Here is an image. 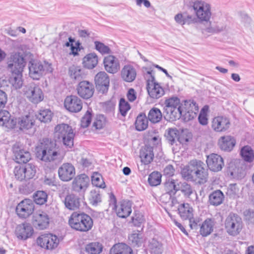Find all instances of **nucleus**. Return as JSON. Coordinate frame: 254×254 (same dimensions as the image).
Listing matches in <instances>:
<instances>
[{
	"label": "nucleus",
	"mask_w": 254,
	"mask_h": 254,
	"mask_svg": "<svg viewBox=\"0 0 254 254\" xmlns=\"http://www.w3.org/2000/svg\"><path fill=\"white\" fill-rule=\"evenodd\" d=\"M153 70L147 71V74L150 76L147 80V90L150 97L153 99H158L164 94L163 88L155 82V77L152 75Z\"/></svg>",
	"instance_id": "9"
},
{
	"label": "nucleus",
	"mask_w": 254,
	"mask_h": 254,
	"mask_svg": "<svg viewBox=\"0 0 254 254\" xmlns=\"http://www.w3.org/2000/svg\"><path fill=\"white\" fill-rule=\"evenodd\" d=\"M178 211L180 217L183 220L190 219L193 216L192 208L188 203L182 204L179 207Z\"/></svg>",
	"instance_id": "36"
},
{
	"label": "nucleus",
	"mask_w": 254,
	"mask_h": 254,
	"mask_svg": "<svg viewBox=\"0 0 254 254\" xmlns=\"http://www.w3.org/2000/svg\"><path fill=\"white\" fill-rule=\"evenodd\" d=\"M18 125L20 129H28L34 125V121L30 116L26 115L18 119Z\"/></svg>",
	"instance_id": "38"
},
{
	"label": "nucleus",
	"mask_w": 254,
	"mask_h": 254,
	"mask_svg": "<svg viewBox=\"0 0 254 254\" xmlns=\"http://www.w3.org/2000/svg\"><path fill=\"white\" fill-rule=\"evenodd\" d=\"M121 76L124 80L130 82L136 78V71L135 69L131 65H125L121 71Z\"/></svg>",
	"instance_id": "27"
},
{
	"label": "nucleus",
	"mask_w": 254,
	"mask_h": 254,
	"mask_svg": "<svg viewBox=\"0 0 254 254\" xmlns=\"http://www.w3.org/2000/svg\"><path fill=\"white\" fill-rule=\"evenodd\" d=\"M95 82L97 88L103 92L107 91L109 86L110 80L108 75L104 71H100L95 76Z\"/></svg>",
	"instance_id": "23"
},
{
	"label": "nucleus",
	"mask_w": 254,
	"mask_h": 254,
	"mask_svg": "<svg viewBox=\"0 0 254 254\" xmlns=\"http://www.w3.org/2000/svg\"><path fill=\"white\" fill-rule=\"evenodd\" d=\"M162 116L160 109L153 107L148 113V119L152 123H158L161 120Z\"/></svg>",
	"instance_id": "41"
},
{
	"label": "nucleus",
	"mask_w": 254,
	"mask_h": 254,
	"mask_svg": "<svg viewBox=\"0 0 254 254\" xmlns=\"http://www.w3.org/2000/svg\"><path fill=\"white\" fill-rule=\"evenodd\" d=\"M69 74L72 78L80 80L82 78V70L79 66L72 65L69 68Z\"/></svg>",
	"instance_id": "52"
},
{
	"label": "nucleus",
	"mask_w": 254,
	"mask_h": 254,
	"mask_svg": "<svg viewBox=\"0 0 254 254\" xmlns=\"http://www.w3.org/2000/svg\"><path fill=\"white\" fill-rule=\"evenodd\" d=\"M103 250L102 244L98 242H93L87 244L85 247V251L89 254H99Z\"/></svg>",
	"instance_id": "45"
},
{
	"label": "nucleus",
	"mask_w": 254,
	"mask_h": 254,
	"mask_svg": "<svg viewBox=\"0 0 254 254\" xmlns=\"http://www.w3.org/2000/svg\"><path fill=\"white\" fill-rule=\"evenodd\" d=\"M78 95L81 98L88 99L93 95L94 92V85L88 81L83 80L79 82L76 87Z\"/></svg>",
	"instance_id": "15"
},
{
	"label": "nucleus",
	"mask_w": 254,
	"mask_h": 254,
	"mask_svg": "<svg viewBox=\"0 0 254 254\" xmlns=\"http://www.w3.org/2000/svg\"><path fill=\"white\" fill-rule=\"evenodd\" d=\"M24 173L25 174L26 180L32 179L36 174V167L31 163L23 166Z\"/></svg>",
	"instance_id": "50"
},
{
	"label": "nucleus",
	"mask_w": 254,
	"mask_h": 254,
	"mask_svg": "<svg viewBox=\"0 0 254 254\" xmlns=\"http://www.w3.org/2000/svg\"><path fill=\"white\" fill-rule=\"evenodd\" d=\"M15 161L18 163H26L31 159L30 153L23 149H21L17 145L13 147Z\"/></svg>",
	"instance_id": "25"
},
{
	"label": "nucleus",
	"mask_w": 254,
	"mask_h": 254,
	"mask_svg": "<svg viewBox=\"0 0 254 254\" xmlns=\"http://www.w3.org/2000/svg\"><path fill=\"white\" fill-rule=\"evenodd\" d=\"M91 113L89 110H88L81 120V127L83 128L88 127L91 123Z\"/></svg>",
	"instance_id": "59"
},
{
	"label": "nucleus",
	"mask_w": 254,
	"mask_h": 254,
	"mask_svg": "<svg viewBox=\"0 0 254 254\" xmlns=\"http://www.w3.org/2000/svg\"><path fill=\"white\" fill-rule=\"evenodd\" d=\"M36 150L37 157L46 162L54 161L59 155L56 143L48 138H44Z\"/></svg>",
	"instance_id": "2"
},
{
	"label": "nucleus",
	"mask_w": 254,
	"mask_h": 254,
	"mask_svg": "<svg viewBox=\"0 0 254 254\" xmlns=\"http://www.w3.org/2000/svg\"><path fill=\"white\" fill-rule=\"evenodd\" d=\"M193 181L203 184L207 181L208 173L205 164L201 161L195 160Z\"/></svg>",
	"instance_id": "10"
},
{
	"label": "nucleus",
	"mask_w": 254,
	"mask_h": 254,
	"mask_svg": "<svg viewBox=\"0 0 254 254\" xmlns=\"http://www.w3.org/2000/svg\"><path fill=\"white\" fill-rule=\"evenodd\" d=\"M58 174L60 179L64 182L70 181L75 175V169L71 163H65L59 168Z\"/></svg>",
	"instance_id": "17"
},
{
	"label": "nucleus",
	"mask_w": 254,
	"mask_h": 254,
	"mask_svg": "<svg viewBox=\"0 0 254 254\" xmlns=\"http://www.w3.org/2000/svg\"><path fill=\"white\" fill-rule=\"evenodd\" d=\"M164 105V118L170 122L179 119L182 116L185 121H189L196 117L198 111L196 103L190 100L185 101L184 106L182 108L178 97L166 99Z\"/></svg>",
	"instance_id": "1"
},
{
	"label": "nucleus",
	"mask_w": 254,
	"mask_h": 254,
	"mask_svg": "<svg viewBox=\"0 0 254 254\" xmlns=\"http://www.w3.org/2000/svg\"><path fill=\"white\" fill-rule=\"evenodd\" d=\"M26 65V62L22 53L12 52L10 54L7 61V69L11 73L22 72Z\"/></svg>",
	"instance_id": "7"
},
{
	"label": "nucleus",
	"mask_w": 254,
	"mask_h": 254,
	"mask_svg": "<svg viewBox=\"0 0 254 254\" xmlns=\"http://www.w3.org/2000/svg\"><path fill=\"white\" fill-rule=\"evenodd\" d=\"M106 125V119L103 115L97 116L93 123V127L96 129H102Z\"/></svg>",
	"instance_id": "58"
},
{
	"label": "nucleus",
	"mask_w": 254,
	"mask_h": 254,
	"mask_svg": "<svg viewBox=\"0 0 254 254\" xmlns=\"http://www.w3.org/2000/svg\"><path fill=\"white\" fill-rule=\"evenodd\" d=\"M130 106L124 98H121L119 103V111L121 115L125 117L127 112L130 110Z\"/></svg>",
	"instance_id": "56"
},
{
	"label": "nucleus",
	"mask_w": 254,
	"mask_h": 254,
	"mask_svg": "<svg viewBox=\"0 0 254 254\" xmlns=\"http://www.w3.org/2000/svg\"><path fill=\"white\" fill-rule=\"evenodd\" d=\"M34 207V204L31 199H25L18 204L16 212L19 217L26 218L33 213Z\"/></svg>",
	"instance_id": "12"
},
{
	"label": "nucleus",
	"mask_w": 254,
	"mask_h": 254,
	"mask_svg": "<svg viewBox=\"0 0 254 254\" xmlns=\"http://www.w3.org/2000/svg\"><path fill=\"white\" fill-rule=\"evenodd\" d=\"M149 248L152 254H161L163 251L162 244L154 239L150 242Z\"/></svg>",
	"instance_id": "49"
},
{
	"label": "nucleus",
	"mask_w": 254,
	"mask_h": 254,
	"mask_svg": "<svg viewBox=\"0 0 254 254\" xmlns=\"http://www.w3.org/2000/svg\"><path fill=\"white\" fill-rule=\"evenodd\" d=\"M241 155L244 161L251 163L254 159V152L249 146H245L241 150Z\"/></svg>",
	"instance_id": "42"
},
{
	"label": "nucleus",
	"mask_w": 254,
	"mask_h": 254,
	"mask_svg": "<svg viewBox=\"0 0 254 254\" xmlns=\"http://www.w3.org/2000/svg\"><path fill=\"white\" fill-rule=\"evenodd\" d=\"M98 63V56L94 53L86 55L82 60L83 67L89 69L94 68L97 65Z\"/></svg>",
	"instance_id": "31"
},
{
	"label": "nucleus",
	"mask_w": 254,
	"mask_h": 254,
	"mask_svg": "<svg viewBox=\"0 0 254 254\" xmlns=\"http://www.w3.org/2000/svg\"><path fill=\"white\" fill-rule=\"evenodd\" d=\"M224 198L222 192L220 190H217L209 195V202L211 205L218 206L222 203Z\"/></svg>",
	"instance_id": "37"
},
{
	"label": "nucleus",
	"mask_w": 254,
	"mask_h": 254,
	"mask_svg": "<svg viewBox=\"0 0 254 254\" xmlns=\"http://www.w3.org/2000/svg\"><path fill=\"white\" fill-rule=\"evenodd\" d=\"M148 120L144 114H139L135 123L136 129L138 131L145 130L148 127Z\"/></svg>",
	"instance_id": "40"
},
{
	"label": "nucleus",
	"mask_w": 254,
	"mask_h": 254,
	"mask_svg": "<svg viewBox=\"0 0 254 254\" xmlns=\"http://www.w3.org/2000/svg\"><path fill=\"white\" fill-rule=\"evenodd\" d=\"M195 160L190 162L189 166H185L181 171L182 177L186 180L193 181Z\"/></svg>",
	"instance_id": "35"
},
{
	"label": "nucleus",
	"mask_w": 254,
	"mask_h": 254,
	"mask_svg": "<svg viewBox=\"0 0 254 254\" xmlns=\"http://www.w3.org/2000/svg\"><path fill=\"white\" fill-rule=\"evenodd\" d=\"M94 45L95 49L102 55L109 54L112 53L110 48L102 42L96 41L94 42Z\"/></svg>",
	"instance_id": "55"
},
{
	"label": "nucleus",
	"mask_w": 254,
	"mask_h": 254,
	"mask_svg": "<svg viewBox=\"0 0 254 254\" xmlns=\"http://www.w3.org/2000/svg\"><path fill=\"white\" fill-rule=\"evenodd\" d=\"M129 244L132 247H140L143 243V236L139 231L134 232L128 236Z\"/></svg>",
	"instance_id": "39"
},
{
	"label": "nucleus",
	"mask_w": 254,
	"mask_h": 254,
	"mask_svg": "<svg viewBox=\"0 0 254 254\" xmlns=\"http://www.w3.org/2000/svg\"><path fill=\"white\" fill-rule=\"evenodd\" d=\"M179 131L176 128H169L166 135L167 140L171 145L176 142L179 136Z\"/></svg>",
	"instance_id": "53"
},
{
	"label": "nucleus",
	"mask_w": 254,
	"mask_h": 254,
	"mask_svg": "<svg viewBox=\"0 0 254 254\" xmlns=\"http://www.w3.org/2000/svg\"><path fill=\"white\" fill-rule=\"evenodd\" d=\"M164 186L166 193L162 195L163 197L169 195L170 198L172 196L175 195L176 192L180 190V185L178 180L172 178H169L166 179L164 184Z\"/></svg>",
	"instance_id": "22"
},
{
	"label": "nucleus",
	"mask_w": 254,
	"mask_h": 254,
	"mask_svg": "<svg viewBox=\"0 0 254 254\" xmlns=\"http://www.w3.org/2000/svg\"><path fill=\"white\" fill-rule=\"evenodd\" d=\"M143 221V216L140 213H135L134 216L132 217L131 218L132 223L136 226H139Z\"/></svg>",
	"instance_id": "63"
},
{
	"label": "nucleus",
	"mask_w": 254,
	"mask_h": 254,
	"mask_svg": "<svg viewBox=\"0 0 254 254\" xmlns=\"http://www.w3.org/2000/svg\"><path fill=\"white\" fill-rule=\"evenodd\" d=\"M230 125V122L228 118L218 116L213 119L211 127L216 132H225L229 128Z\"/></svg>",
	"instance_id": "19"
},
{
	"label": "nucleus",
	"mask_w": 254,
	"mask_h": 254,
	"mask_svg": "<svg viewBox=\"0 0 254 254\" xmlns=\"http://www.w3.org/2000/svg\"><path fill=\"white\" fill-rule=\"evenodd\" d=\"M28 68L29 76L35 80L39 79L45 74V71L49 72L52 71L51 64L47 63L43 65L41 62L34 60H31L29 62Z\"/></svg>",
	"instance_id": "5"
},
{
	"label": "nucleus",
	"mask_w": 254,
	"mask_h": 254,
	"mask_svg": "<svg viewBox=\"0 0 254 254\" xmlns=\"http://www.w3.org/2000/svg\"><path fill=\"white\" fill-rule=\"evenodd\" d=\"M161 174L158 172L151 173L148 179L149 184L151 186H157L160 184L161 182Z\"/></svg>",
	"instance_id": "51"
},
{
	"label": "nucleus",
	"mask_w": 254,
	"mask_h": 254,
	"mask_svg": "<svg viewBox=\"0 0 254 254\" xmlns=\"http://www.w3.org/2000/svg\"><path fill=\"white\" fill-rule=\"evenodd\" d=\"M180 190L186 198H190V195L195 192L192 187L186 182L181 183Z\"/></svg>",
	"instance_id": "48"
},
{
	"label": "nucleus",
	"mask_w": 254,
	"mask_h": 254,
	"mask_svg": "<svg viewBox=\"0 0 254 254\" xmlns=\"http://www.w3.org/2000/svg\"><path fill=\"white\" fill-rule=\"evenodd\" d=\"M48 194L43 190H38L33 194L34 202L39 205H43L47 201Z\"/></svg>",
	"instance_id": "46"
},
{
	"label": "nucleus",
	"mask_w": 254,
	"mask_h": 254,
	"mask_svg": "<svg viewBox=\"0 0 254 254\" xmlns=\"http://www.w3.org/2000/svg\"><path fill=\"white\" fill-rule=\"evenodd\" d=\"M63 202L65 207L69 210H75L80 206L79 198L74 194L67 195Z\"/></svg>",
	"instance_id": "28"
},
{
	"label": "nucleus",
	"mask_w": 254,
	"mask_h": 254,
	"mask_svg": "<svg viewBox=\"0 0 254 254\" xmlns=\"http://www.w3.org/2000/svg\"><path fill=\"white\" fill-rule=\"evenodd\" d=\"M36 116L40 122L46 123L51 122L53 113L49 109H43L40 110Z\"/></svg>",
	"instance_id": "44"
},
{
	"label": "nucleus",
	"mask_w": 254,
	"mask_h": 254,
	"mask_svg": "<svg viewBox=\"0 0 254 254\" xmlns=\"http://www.w3.org/2000/svg\"><path fill=\"white\" fill-rule=\"evenodd\" d=\"M92 183L95 186L100 188H104L105 184L103 180L101 175L97 173H95L92 176Z\"/></svg>",
	"instance_id": "54"
},
{
	"label": "nucleus",
	"mask_w": 254,
	"mask_h": 254,
	"mask_svg": "<svg viewBox=\"0 0 254 254\" xmlns=\"http://www.w3.org/2000/svg\"><path fill=\"white\" fill-rule=\"evenodd\" d=\"M22 72L12 73V76L10 77V82L16 89H20L23 84L22 79Z\"/></svg>",
	"instance_id": "47"
},
{
	"label": "nucleus",
	"mask_w": 254,
	"mask_h": 254,
	"mask_svg": "<svg viewBox=\"0 0 254 254\" xmlns=\"http://www.w3.org/2000/svg\"><path fill=\"white\" fill-rule=\"evenodd\" d=\"M74 133L71 126L66 124L58 125L55 127V136L69 148L73 145Z\"/></svg>",
	"instance_id": "4"
},
{
	"label": "nucleus",
	"mask_w": 254,
	"mask_h": 254,
	"mask_svg": "<svg viewBox=\"0 0 254 254\" xmlns=\"http://www.w3.org/2000/svg\"><path fill=\"white\" fill-rule=\"evenodd\" d=\"M195 16L200 22H209L211 16V5L204 7V9L196 14Z\"/></svg>",
	"instance_id": "43"
},
{
	"label": "nucleus",
	"mask_w": 254,
	"mask_h": 254,
	"mask_svg": "<svg viewBox=\"0 0 254 254\" xmlns=\"http://www.w3.org/2000/svg\"><path fill=\"white\" fill-rule=\"evenodd\" d=\"M175 172V169L173 165L169 164L167 165L164 169L163 174L164 175L170 177L173 176Z\"/></svg>",
	"instance_id": "64"
},
{
	"label": "nucleus",
	"mask_w": 254,
	"mask_h": 254,
	"mask_svg": "<svg viewBox=\"0 0 254 254\" xmlns=\"http://www.w3.org/2000/svg\"><path fill=\"white\" fill-rule=\"evenodd\" d=\"M33 229L31 225L27 223H24L18 225L15 230V234L19 239L25 240L33 234Z\"/></svg>",
	"instance_id": "21"
},
{
	"label": "nucleus",
	"mask_w": 254,
	"mask_h": 254,
	"mask_svg": "<svg viewBox=\"0 0 254 254\" xmlns=\"http://www.w3.org/2000/svg\"><path fill=\"white\" fill-rule=\"evenodd\" d=\"M131 206V201L127 200H122L119 205L116 206L117 215L123 218L128 217L132 211Z\"/></svg>",
	"instance_id": "24"
},
{
	"label": "nucleus",
	"mask_w": 254,
	"mask_h": 254,
	"mask_svg": "<svg viewBox=\"0 0 254 254\" xmlns=\"http://www.w3.org/2000/svg\"><path fill=\"white\" fill-rule=\"evenodd\" d=\"M37 243L42 248L52 250L57 247L59 240L56 235L52 234H44L37 238Z\"/></svg>",
	"instance_id": "11"
},
{
	"label": "nucleus",
	"mask_w": 254,
	"mask_h": 254,
	"mask_svg": "<svg viewBox=\"0 0 254 254\" xmlns=\"http://www.w3.org/2000/svg\"><path fill=\"white\" fill-rule=\"evenodd\" d=\"M68 223L73 229L80 232H87L93 226V220L88 215L73 212L70 216Z\"/></svg>",
	"instance_id": "3"
},
{
	"label": "nucleus",
	"mask_w": 254,
	"mask_h": 254,
	"mask_svg": "<svg viewBox=\"0 0 254 254\" xmlns=\"http://www.w3.org/2000/svg\"><path fill=\"white\" fill-rule=\"evenodd\" d=\"M215 222L213 219H206L201 225L199 232L203 237H206L210 235L213 231Z\"/></svg>",
	"instance_id": "32"
},
{
	"label": "nucleus",
	"mask_w": 254,
	"mask_h": 254,
	"mask_svg": "<svg viewBox=\"0 0 254 254\" xmlns=\"http://www.w3.org/2000/svg\"><path fill=\"white\" fill-rule=\"evenodd\" d=\"M24 94L32 103L37 104L44 99V95L41 88L34 83H31L23 88Z\"/></svg>",
	"instance_id": "8"
},
{
	"label": "nucleus",
	"mask_w": 254,
	"mask_h": 254,
	"mask_svg": "<svg viewBox=\"0 0 254 254\" xmlns=\"http://www.w3.org/2000/svg\"><path fill=\"white\" fill-rule=\"evenodd\" d=\"M206 163L208 168L215 172L221 170L224 165L222 157L215 153H212L207 156Z\"/></svg>",
	"instance_id": "18"
},
{
	"label": "nucleus",
	"mask_w": 254,
	"mask_h": 254,
	"mask_svg": "<svg viewBox=\"0 0 254 254\" xmlns=\"http://www.w3.org/2000/svg\"><path fill=\"white\" fill-rule=\"evenodd\" d=\"M14 174L16 180L20 181L26 180L25 174L24 173L23 166H17L14 168Z\"/></svg>",
	"instance_id": "57"
},
{
	"label": "nucleus",
	"mask_w": 254,
	"mask_h": 254,
	"mask_svg": "<svg viewBox=\"0 0 254 254\" xmlns=\"http://www.w3.org/2000/svg\"><path fill=\"white\" fill-rule=\"evenodd\" d=\"M140 157L141 162L144 164L147 165L150 163L154 157L153 147L145 145L140 150Z\"/></svg>",
	"instance_id": "29"
},
{
	"label": "nucleus",
	"mask_w": 254,
	"mask_h": 254,
	"mask_svg": "<svg viewBox=\"0 0 254 254\" xmlns=\"http://www.w3.org/2000/svg\"><path fill=\"white\" fill-rule=\"evenodd\" d=\"M199 123L202 125H206L208 123V119L207 118V113L205 109L203 108L198 116V118Z\"/></svg>",
	"instance_id": "62"
},
{
	"label": "nucleus",
	"mask_w": 254,
	"mask_h": 254,
	"mask_svg": "<svg viewBox=\"0 0 254 254\" xmlns=\"http://www.w3.org/2000/svg\"><path fill=\"white\" fill-rule=\"evenodd\" d=\"M103 64L105 70L112 74L117 73L120 68L118 59L112 55H109L104 58Z\"/></svg>",
	"instance_id": "20"
},
{
	"label": "nucleus",
	"mask_w": 254,
	"mask_h": 254,
	"mask_svg": "<svg viewBox=\"0 0 254 254\" xmlns=\"http://www.w3.org/2000/svg\"><path fill=\"white\" fill-rule=\"evenodd\" d=\"M132 249L127 245L119 243L111 249L109 254H132Z\"/></svg>",
	"instance_id": "33"
},
{
	"label": "nucleus",
	"mask_w": 254,
	"mask_h": 254,
	"mask_svg": "<svg viewBox=\"0 0 254 254\" xmlns=\"http://www.w3.org/2000/svg\"><path fill=\"white\" fill-rule=\"evenodd\" d=\"M50 218L46 212L38 211L34 213L32 217V223L36 229L44 230L49 224Z\"/></svg>",
	"instance_id": "14"
},
{
	"label": "nucleus",
	"mask_w": 254,
	"mask_h": 254,
	"mask_svg": "<svg viewBox=\"0 0 254 254\" xmlns=\"http://www.w3.org/2000/svg\"><path fill=\"white\" fill-rule=\"evenodd\" d=\"M89 200L92 204L96 205L101 201V195L98 192L95 190L91 191Z\"/></svg>",
	"instance_id": "60"
},
{
	"label": "nucleus",
	"mask_w": 254,
	"mask_h": 254,
	"mask_svg": "<svg viewBox=\"0 0 254 254\" xmlns=\"http://www.w3.org/2000/svg\"><path fill=\"white\" fill-rule=\"evenodd\" d=\"M210 4L203 0H191L188 4L190 8L194 10L195 14L199 13L204 9V7H209Z\"/></svg>",
	"instance_id": "34"
},
{
	"label": "nucleus",
	"mask_w": 254,
	"mask_h": 254,
	"mask_svg": "<svg viewBox=\"0 0 254 254\" xmlns=\"http://www.w3.org/2000/svg\"><path fill=\"white\" fill-rule=\"evenodd\" d=\"M90 179L87 175L82 174L75 177L71 185L72 190L77 192H84L88 187Z\"/></svg>",
	"instance_id": "13"
},
{
	"label": "nucleus",
	"mask_w": 254,
	"mask_h": 254,
	"mask_svg": "<svg viewBox=\"0 0 254 254\" xmlns=\"http://www.w3.org/2000/svg\"><path fill=\"white\" fill-rule=\"evenodd\" d=\"M65 109L72 113L80 112L83 106L81 100L76 95L67 96L64 101Z\"/></svg>",
	"instance_id": "16"
},
{
	"label": "nucleus",
	"mask_w": 254,
	"mask_h": 254,
	"mask_svg": "<svg viewBox=\"0 0 254 254\" xmlns=\"http://www.w3.org/2000/svg\"><path fill=\"white\" fill-rule=\"evenodd\" d=\"M235 144V139L229 135L222 136L219 140V146L222 150L224 151H231Z\"/></svg>",
	"instance_id": "30"
},
{
	"label": "nucleus",
	"mask_w": 254,
	"mask_h": 254,
	"mask_svg": "<svg viewBox=\"0 0 254 254\" xmlns=\"http://www.w3.org/2000/svg\"><path fill=\"white\" fill-rule=\"evenodd\" d=\"M184 14L185 24L190 25L191 24L197 23L198 21L196 16L188 14L187 12H184Z\"/></svg>",
	"instance_id": "61"
},
{
	"label": "nucleus",
	"mask_w": 254,
	"mask_h": 254,
	"mask_svg": "<svg viewBox=\"0 0 254 254\" xmlns=\"http://www.w3.org/2000/svg\"><path fill=\"white\" fill-rule=\"evenodd\" d=\"M16 120L11 118L9 113L6 110L0 111V126L8 128H13L16 125Z\"/></svg>",
	"instance_id": "26"
},
{
	"label": "nucleus",
	"mask_w": 254,
	"mask_h": 254,
	"mask_svg": "<svg viewBox=\"0 0 254 254\" xmlns=\"http://www.w3.org/2000/svg\"><path fill=\"white\" fill-rule=\"evenodd\" d=\"M225 228L229 235L232 236L238 235L243 228L241 218L237 214L230 213L225 220Z\"/></svg>",
	"instance_id": "6"
}]
</instances>
